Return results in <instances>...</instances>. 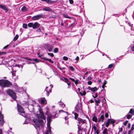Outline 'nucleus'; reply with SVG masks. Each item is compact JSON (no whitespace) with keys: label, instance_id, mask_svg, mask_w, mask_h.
<instances>
[{"label":"nucleus","instance_id":"obj_1","mask_svg":"<svg viewBox=\"0 0 134 134\" xmlns=\"http://www.w3.org/2000/svg\"><path fill=\"white\" fill-rule=\"evenodd\" d=\"M40 113L37 115L38 119H34L33 121L34 123L33 124L35 128L37 130L40 126H42L43 124L46 122V118L44 116L43 111L40 110Z\"/></svg>","mask_w":134,"mask_h":134},{"label":"nucleus","instance_id":"obj_2","mask_svg":"<svg viewBox=\"0 0 134 134\" xmlns=\"http://www.w3.org/2000/svg\"><path fill=\"white\" fill-rule=\"evenodd\" d=\"M52 118V116L51 114H49L48 115L47 118V129L45 132L46 134H51L50 124Z\"/></svg>","mask_w":134,"mask_h":134},{"label":"nucleus","instance_id":"obj_3","mask_svg":"<svg viewBox=\"0 0 134 134\" xmlns=\"http://www.w3.org/2000/svg\"><path fill=\"white\" fill-rule=\"evenodd\" d=\"M12 85L11 83L7 80H0V86L2 87H8Z\"/></svg>","mask_w":134,"mask_h":134},{"label":"nucleus","instance_id":"obj_4","mask_svg":"<svg viewBox=\"0 0 134 134\" xmlns=\"http://www.w3.org/2000/svg\"><path fill=\"white\" fill-rule=\"evenodd\" d=\"M17 108L18 112L19 114L24 117H25V115L23 108L19 105L17 104Z\"/></svg>","mask_w":134,"mask_h":134},{"label":"nucleus","instance_id":"obj_5","mask_svg":"<svg viewBox=\"0 0 134 134\" xmlns=\"http://www.w3.org/2000/svg\"><path fill=\"white\" fill-rule=\"evenodd\" d=\"M7 92L14 100L16 99V94L13 91L11 90L8 89L7 91Z\"/></svg>","mask_w":134,"mask_h":134},{"label":"nucleus","instance_id":"obj_6","mask_svg":"<svg viewBox=\"0 0 134 134\" xmlns=\"http://www.w3.org/2000/svg\"><path fill=\"white\" fill-rule=\"evenodd\" d=\"M44 47L46 49H47L49 52H52L53 48V46L49 44H44Z\"/></svg>","mask_w":134,"mask_h":134},{"label":"nucleus","instance_id":"obj_7","mask_svg":"<svg viewBox=\"0 0 134 134\" xmlns=\"http://www.w3.org/2000/svg\"><path fill=\"white\" fill-rule=\"evenodd\" d=\"M75 111L80 114L82 113L80 105L77 104L75 108Z\"/></svg>","mask_w":134,"mask_h":134},{"label":"nucleus","instance_id":"obj_8","mask_svg":"<svg viewBox=\"0 0 134 134\" xmlns=\"http://www.w3.org/2000/svg\"><path fill=\"white\" fill-rule=\"evenodd\" d=\"M45 16L42 14L36 15L33 16L32 18V19L34 20H37L41 18H44Z\"/></svg>","mask_w":134,"mask_h":134},{"label":"nucleus","instance_id":"obj_9","mask_svg":"<svg viewBox=\"0 0 134 134\" xmlns=\"http://www.w3.org/2000/svg\"><path fill=\"white\" fill-rule=\"evenodd\" d=\"M4 122L3 119V116L1 113V112L0 111V125L1 126H2L3 125Z\"/></svg>","mask_w":134,"mask_h":134},{"label":"nucleus","instance_id":"obj_10","mask_svg":"<svg viewBox=\"0 0 134 134\" xmlns=\"http://www.w3.org/2000/svg\"><path fill=\"white\" fill-rule=\"evenodd\" d=\"M38 101L40 103L43 104H46L47 103L46 100L45 98L43 97L40 98L39 99Z\"/></svg>","mask_w":134,"mask_h":134},{"label":"nucleus","instance_id":"obj_11","mask_svg":"<svg viewBox=\"0 0 134 134\" xmlns=\"http://www.w3.org/2000/svg\"><path fill=\"white\" fill-rule=\"evenodd\" d=\"M42 1L45 2L48 4H52L57 3V1H51L50 0H41Z\"/></svg>","mask_w":134,"mask_h":134},{"label":"nucleus","instance_id":"obj_12","mask_svg":"<svg viewBox=\"0 0 134 134\" xmlns=\"http://www.w3.org/2000/svg\"><path fill=\"white\" fill-rule=\"evenodd\" d=\"M104 115L103 114L100 116L98 118V122H103L104 120Z\"/></svg>","mask_w":134,"mask_h":134},{"label":"nucleus","instance_id":"obj_13","mask_svg":"<svg viewBox=\"0 0 134 134\" xmlns=\"http://www.w3.org/2000/svg\"><path fill=\"white\" fill-rule=\"evenodd\" d=\"M42 10L44 11H45L49 12H51L52 11V9L49 7H46L42 9H40V10Z\"/></svg>","mask_w":134,"mask_h":134},{"label":"nucleus","instance_id":"obj_14","mask_svg":"<svg viewBox=\"0 0 134 134\" xmlns=\"http://www.w3.org/2000/svg\"><path fill=\"white\" fill-rule=\"evenodd\" d=\"M58 77L60 79L63 81H65L66 82H67L68 81V79L60 75H58Z\"/></svg>","mask_w":134,"mask_h":134},{"label":"nucleus","instance_id":"obj_15","mask_svg":"<svg viewBox=\"0 0 134 134\" xmlns=\"http://www.w3.org/2000/svg\"><path fill=\"white\" fill-rule=\"evenodd\" d=\"M87 89L93 92H94L95 91H97L98 90L97 88L96 87H94L91 88L90 86H89Z\"/></svg>","mask_w":134,"mask_h":134},{"label":"nucleus","instance_id":"obj_16","mask_svg":"<svg viewBox=\"0 0 134 134\" xmlns=\"http://www.w3.org/2000/svg\"><path fill=\"white\" fill-rule=\"evenodd\" d=\"M77 120L78 121V123L79 124L82 123V124H83L85 122L86 120L84 119H83L80 118H78Z\"/></svg>","mask_w":134,"mask_h":134},{"label":"nucleus","instance_id":"obj_17","mask_svg":"<svg viewBox=\"0 0 134 134\" xmlns=\"http://www.w3.org/2000/svg\"><path fill=\"white\" fill-rule=\"evenodd\" d=\"M0 8H2L5 11L6 13L8 11V9L6 8V6L5 5H3L2 4H0Z\"/></svg>","mask_w":134,"mask_h":134},{"label":"nucleus","instance_id":"obj_18","mask_svg":"<svg viewBox=\"0 0 134 134\" xmlns=\"http://www.w3.org/2000/svg\"><path fill=\"white\" fill-rule=\"evenodd\" d=\"M40 26L39 24L37 23H35L33 24V28L34 29L38 28Z\"/></svg>","mask_w":134,"mask_h":134},{"label":"nucleus","instance_id":"obj_19","mask_svg":"<svg viewBox=\"0 0 134 134\" xmlns=\"http://www.w3.org/2000/svg\"><path fill=\"white\" fill-rule=\"evenodd\" d=\"M97 99H95V101L96 103V105L97 106L99 105V103H100V100L99 99V98L98 97L97 98Z\"/></svg>","mask_w":134,"mask_h":134},{"label":"nucleus","instance_id":"obj_20","mask_svg":"<svg viewBox=\"0 0 134 134\" xmlns=\"http://www.w3.org/2000/svg\"><path fill=\"white\" fill-rule=\"evenodd\" d=\"M134 129V124H133L132 125V126L131 128L130 129V130L129 131L128 134H131L132 133V131Z\"/></svg>","mask_w":134,"mask_h":134},{"label":"nucleus","instance_id":"obj_21","mask_svg":"<svg viewBox=\"0 0 134 134\" xmlns=\"http://www.w3.org/2000/svg\"><path fill=\"white\" fill-rule=\"evenodd\" d=\"M48 88V87H46V88L45 91L46 92H47V96H49V92H51L52 90L51 89H49V92H48V90L47 89V88Z\"/></svg>","mask_w":134,"mask_h":134},{"label":"nucleus","instance_id":"obj_22","mask_svg":"<svg viewBox=\"0 0 134 134\" xmlns=\"http://www.w3.org/2000/svg\"><path fill=\"white\" fill-rule=\"evenodd\" d=\"M110 119H108L105 124V126L106 127H108L109 126V125L110 123Z\"/></svg>","mask_w":134,"mask_h":134},{"label":"nucleus","instance_id":"obj_23","mask_svg":"<svg viewBox=\"0 0 134 134\" xmlns=\"http://www.w3.org/2000/svg\"><path fill=\"white\" fill-rule=\"evenodd\" d=\"M108 130L107 129L105 128L103 130L102 132V134H108Z\"/></svg>","mask_w":134,"mask_h":134},{"label":"nucleus","instance_id":"obj_24","mask_svg":"<svg viewBox=\"0 0 134 134\" xmlns=\"http://www.w3.org/2000/svg\"><path fill=\"white\" fill-rule=\"evenodd\" d=\"M63 16L65 18H67L69 19H71V18L67 14H62Z\"/></svg>","mask_w":134,"mask_h":134},{"label":"nucleus","instance_id":"obj_25","mask_svg":"<svg viewBox=\"0 0 134 134\" xmlns=\"http://www.w3.org/2000/svg\"><path fill=\"white\" fill-rule=\"evenodd\" d=\"M59 113H65V115L66 116H67L68 115H69L68 113L67 112L65 111H64V110H60L59 111Z\"/></svg>","mask_w":134,"mask_h":134},{"label":"nucleus","instance_id":"obj_26","mask_svg":"<svg viewBox=\"0 0 134 134\" xmlns=\"http://www.w3.org/2000/svg\"><path fill=\"white\" fill-rule=\"evenodd\" d=\"M58 103H60L59 104V105L62 108H63L65 107V104H64V103L62 102L61 101H60L59 102H58Z\"/></svg>","mask_w":134,"mask_h":134},{"label":"nucleus","instance_id":"obj_27","mask_svg":"<svg viewBox=\"0 0 134 134\" xmlns=\"http://www.w3.org/2000/svg\"><path fill=\"white\" fill-rule=\"evenodd\" d=\"M92 120L96 122H98L97 118L94 116L92 117Z\"/></svg>","mask_w":134,"mask_h":134},{"label":"nucleus","instance_id":"obj_28","mask_svg":"<svg viewBox=\"0 0 134 134\" xmlns=\"http://www.w3.org/2000/svg\"><path fill=\"white\" fill-rule=\"evenodd\" d=\"M72 113L74 114L75 115V119L76 120L77 119V117L78 116V115L75 112H74V111L72 112Z\"/></svg>","mask_w":134,"mask_h":134},{"label":"nucleus","instance_id":"obj_29","mask_svg":"<svg viewBox=\"0 0 134 134\" xmlns=\"http://www.w3.org/2000/svg\"><path fill=\"white\" fill-rule=\"evenodd\" d=\"M78 131L77 132L78 134H82L81 130L79 128L80 125L78 124Z\"/></svg>","mask_w":134,"mask_h":134},{"label":"nucleus","instance_id":"obj_30","mask_svg":"<svg viewBox=\"0 0 134 134\" xmlns=\"http://www.w3.org/2000/svg\"><path fill=\"white\" fill-rule=\"evenodd\" d=\"M129 113L131 114L132 115H134V110L132 109H131L129 112Z\"/></svg>","mask_w":134,"mask_h":134},{"label":"nucleus","instance_id":"obj_31","mask_svg":"<svg viewBox=\"0 0 134 134\" xmlns=\"http://www.w3.org/2000/svg\"><path fill=\"white\" fill-rule=\"evenodd\" d=\"M26 59L28 60H31V61H34L35 62H39V61L37 59H27V58H26Z\"/></svg>","mask_w":134,"mask_h":134},{"label":"nucleus","instance_id":"obj_32","mask_svg":"<svg viewBox=\"0 0 134 134\" xmlns=\"http://www.w3.org/2000/svg\"><path fill=\"white\" fill-rule=\"evenodd\" d=\"M27 10V9L25 6H23L21 9V10L22 11H26Z\"/></svg>","mask_w":134,"mask_h":134},{"label":"nucleus","instance_id":"obj_33","mask_svg":"<svg viewBox=\"0 0 134 134\" xmlns=\"http://www.w3.org/2000/svg\"><path fill=\"white\" fill-rule=\"evenodd\" d=\"M132 116V115H131L129 114H128L126 115V117L127 119H130L131 118Z\"/></svg>","mask_w":134,"mask_h":134},{"label":"nucleus","instance_id":"obj_34","mask_svg":"<svg viewBox=\"0 0 134 134\" xmlns=\"http://www.w3.org/2000/svg\"><path fill=\"white\" fill-rule=\"evenodd\" d=\"M19 37V36L18 35H16L14 37L13 39V41H14L16 40Z\"/></svg>","mask_w":134,"mask_h":134},{"label":"nucleus","instance_id":"obj_35","mask_svg":"<svg viewBox=\"0 0 134 134\" xmlns=\"http://www.w3.org/2000/svg\"><path fill=\"white\" fill-rule=\"evenodd\" d=\"M58 52V48H55L54 49L53 52L54 53H57Z\"/></svg>","mask_w":134,"mask_h":134},{"label":"nucleus","instance_id":"obj_36","mask_svg":"<svg viewBox=\"0 0 134 134\" xmlns=\"http://www.w3.org/2000/svg\"><path fill=\"white\" fill-rule=\"evenodd\" d=\"M69 69L72 72L74 71V69L72 66H69Z\"/></svg>","mask_w":134,"mask_h":134},{"label":"nucleus","instance_id":"obj_37","mask_svg":"<svg viewBox=\"0 0 134 134\" xmlns=\"http://www.w3.org/2000/svg\"><path fill=\"white\" fill-rule=\"evenodd\" d=\"M80 95L82 96H85L86 94V92H85V91H83L82 93L81 92H80Z\"/></svg>","mask_w":134,"mask_h":134},{"label":"nucleus","instance_id":"obj_38","mask_svg":"<svg viewBox=\"0 0 134 134\" xmlns=\"http://www.w3.org/2000/svg\"><path fill=\"white\" fill-rule=\"evenodd\" d=\"M110 123L111 124L114 123L115 122V120L113 119H110Z\"/></svg>","mask_w":134,"mask_h":134},{"label":"nucleus","instance_id":"obj_39","mask_svg":"<svg viewBox=\"0 0 134 134\" xmlns=\"http://www.w3.org/2000/svg\"><path fill=\"white\" fill-rule=\"evenodd\" d=\"M33 24L32 23H29L28 24V26L29 27H33Z\"/></svg>","mask_w":134,"mask_h":134},{"label":"nucleus","instance_id":"obj_40","mask_svg":"<svg viewBox=\"0 0 134 134\" xmlns=\"http://www.w3.org/2000/svg\"><path fill=\"white\" fill-rule=\"evenodd\" d=\"M93 94L92 96L94 98H97L98 96V94L97 93H96L95 94Z\"/></svg>","mask_w":134,"mask_h":134},{"label":"nucleus","instance_id":"obj_41","mask_svg":"<svg viewBox=\"0 0 134 134\" xmlns=\"http://www.w3.org/2000/svg\"><path fill=\"white\" fill-rule=\"evenodd\" d=\"M114 66V64H111L109 65L108 66V68H111Z\"/></svg>","mask_w":134,"mask_h":134},{"label":"nucleus","instance_id":"obj_42","mask_svg":"<svg viewBox=\"0 0 134 134\" xmlns=\"http://www.w3.org/2000/svg\"><path fill=\"white\" fill-rule=\"evenodd\" d=\"M92 129L94 130V131L96 130H97V127L95 125H94L92 126Z\"/></svg>","mask_w":134,"mask_h":134},{"label":"nucleus","instance_id":"obj_43","mask_svg":"<svg viewBox=\"0 0 134 134\" xmlns=\"http://www.w3.org/2000/svg\"><path fill=\"white\" fill-rule=\"evenodd\" d=\"M47 54L48 55H50L52 57H53L54 56V55L52 53H48Z\"/></svg>","mask_w":134,"mask_h":134},{"label":"nucleus","instance_id":"obj_44","mask_svg":"<svg viewBox=\"0 0 134 134\" xmlns=\"http://www.w3.org/2000/svg\"><path fill=\"white\" fill-rule=\"evenodd\" d=\"M46 60H47V61H49L50 63H54V62L53 61V60H52L51 59H49V58H47V59H46Z\"/></svg>","mask_w":134,"mask_h":134},{"label":"nucleus","instance_id":"obj_45","mask_svg":"<svg viewBox=\"0 0 134 134\" xmlns=\"http://www.w3.org/2000/svg\"><path fill=\"white\" fill-rule=\"evenodd\" d=\"M79 80L78 79H77L76 80H75V81L74 82L76 85H77L79 83Z\"/></svg>","mask_w":134,"mask_h":134},{"label":"nucleus","instance_id":"obj_46","mask_svg":"<svg viewBox=\"0 0 134 134\" xmlns=\"http://www.w3.org/2000/svg\"><path fill=\"white\" fill-rule=\"evenodd\" d=\"M52 70L53 72H54L55 75H56L58 76V74L57 72L55 71L53 69H52Z\"/></svg>","mask_w":134,"mask_h":134},{"label":"nucleus","instance_id":"obj_47","mask_svg":"<svg viewBox=\"0 0 134 134\" xmlns=\"http://www.w3.org/2000/svg\"><path fill=\"white\" fill-rule=\"evenodd\" d=\"M63 59L65 60H67L68 59V58L67 57L64 56L63 58Z\"/></svg>","mask_w":134,"mask_h":134},{"label":"nucleus","instance_id":"obj_48","mask_svg":"<svg viewBox=\"0 0 134 134\" xmlns=\"http://www.w3.org/2000/svg\"><path fill=\"white\" fill-rule=\"evenodd\" d=\"M27 27V25L26 24H24L23 25V27L24 28H26Z\"/></svg>","mask_w":134,"mask_h":134},{"label":"nucleus","instance_id":"obj_49","mask_svg":"<svg viewBox=\"0 0 134 134\" xmlns=\"http://www.w3.org/2000/svg\"><path fill=\"white\" fill-rule=\"evenodd\" d=\"M95 131L94 133H96V134H99V131L98 129L97 130H96L94 131Z\"/></svg>","mask_w":134,"mask_h":134},{"label":"nucleus","instance_id":"obj_50","mask_svg":"<svg viewBox=\"0 0 134 134\" xmlns=\"http://www.w3.org/2000/svg\"><path fill=\"white\" fill-rule=\"evenodd\" d=\"M128 121L127 120L124 123V126H126L127 123H128Z\"/></svg>","mask_w":134,"mask_h":134},{"label":"nucleus","instance_id":"obj_51","mask_svg":"<svg viewBox=\"0 0 134 134\" xmlns=\"http://www.w3.org/2000/svg\"><path fill=\"white\" fill-rule=\"evenodd\" d=\"M41 58L42 59L44 60H46V59H47V58H47L45 57H41Z\"/></svg>","mask_w":134,"mask_h":134},{"label":"nucleus","instance_id":"obj_52","mask_svg":"<svg viewBox=\"0 0 134 134\" xmlns=\"http://www.w3.org/2000/svg\"><path fill=\"white\" fill-rule=\"evenodd\" d=\"M69 3L70 4H73L74 3V1L73 0H69Z\"/></svg>","mask_w":134,"mask_h":134},{"label":"nucleus","instance_id":"obj_53","mask_svg":"<svg viewBox=\"0 0 134 134\" xmlns=\"http://www.w3.org/2000/svg\"><path fill=\"white\" fill-rule=\"evenodd\" d=\"M109 116L108 114L107 113H105V117L106 118H107Z\"/></svg>","mask_w":134,"mask_h":134},{"label":"nucleus","instance_id":"obj_54","mask_svg":"<svg viewBox=\"0 0 134 134\" xmlns=\"http://www.w3.org/2000/svg\"><path fill=\"white\" fill-rule=\"evenodd\" d=\"M119 132H121L122 131L123 129L122 127L119 128Z\"/></svg>","mask_w":134,"mask_h":134},{"label":"nucleus","instance_id":"obj_55","mask_svg":"<svg viewBox=\"0 0 134 134\" xmlns=\"http://www.w3.org/2000/svg\"><path fill=\"white\" fill-rule=\"evenodd\" d=\"M69 79L73 82H74L75 81V80L73 78H70Z\"/></svg>","mask_w":134,"mask_h":134},{"label":"nucleus","instance_id":"obj_56","mask_svg":"<svg viewBox=\"0 0 134 134\" xmlns=\"http://www.w3.org/2000/svg\"><path fill=\"white\" fill-rule=\"evenodd\" d=\"M14 85L15 86V88H16V89L18 88V85L16 84H15Z\"/></svg>","mask_w":134,"mask_h":134},{"label":"nucleus","instance_id":"obj_57","mask_svg":"<svg viewBox=\"0 0 134 134\" xmlns=\"http://www.w3.org/2000/svg\"><path fill=\"white\" fill-rule=\"evenodd\" d=\"M87 83L88 85H91L92 83V82L91 81H89Z\"/></svg>","mask_w":134,"mask_h":134},{"label":"nucleus","instance_id":"obj_58","mask_svg":"<svg viewBox=\"0 0 134 134\" xmlns=\"http://www.w3.org/2000/svg\"><path fill=\"white\" fill-rule=\"evenodd\" d=\"M67 84L68 85V88H69L70 86V83H67Z\"/></svg>","mask_w":134,"mask_h":134},{"label":"nucleus","instance_id":"obj_59","mask_svg":"<svg viewBox=\"0 0 134 134\" xmlns=\"http://www.w3.org/2000/svg\"><path fill=\"white\" fill-rule=\"evenodd\" d=\"M8 46H9V45L8 44L6 46H4L3 47V49H5L7 48L8 47Z\"/></svg>","mask_w":134,"mask_h":134},{"label":"nucleus","instance_id":"obj_60","mask_svg":"<svg viewBox=\"0 0 134 134\" xmlns=\"http://www.w3.org/2000/svg\"><path fill=\"white\" fill-rule=\"evenodd\" d=\"M107 83V81L105 80H104V82H103V84L104 85H105V84H106Z\"/></svg>","mask_w":134,"mask_h":134},{"label":"nucleus","instance_id":"obj_61","mask_svg":"<svg viewBox=\"0 0 134 134\" xmlns=\"http://www.w3.org/2000/svg\"><path fill=\"white\" fill-rule=\"evenodd\" d=\"M130 126H131L130 124L129 123H128V125H127V127L128 128H130Z\"/></svg>","mask_w":134,"mask_h":134},{"label":"nucleus","instance_id":"obj_62","mask_svg":"<svg viewBox=\"0 0 134 134\" xmlns=\"http://www.w3.org/2000/svg\"><path fill=\"white\" fill-rule=\"evenodd\" d=\"M62 22L61 23V25L62 26H64V24L63 23V21H62Z\"/></svg>","mask_w":134,"mask_h":134},{"label":"nucleus","instance_id":"obj_63","mask_svg":"<svg viewBox=\"0 0 134 134\" xmlns=\"http://www.w3.org/2000/svg\"><path fill=\"white\" fill-rule=\"evenodd\" d=\"M75 59L76 60H79V57L77 56L75 58Z\"/></svg>","mask_w":134,"mask_h":134},{"label":"nucleus","instance_id":"obj_64","mask_svg":"<svg viewBox=\"0 0 134 134\" xmlns=\"http://www.w3.org/2000/svg\"><path fill=\"white\" fill-rule=\"evenodd\" d=\"M8 134H13V133L11 131H10L9 132Z\"/></svg>","mask_w":134,"mask_h":134}]
</instances>
